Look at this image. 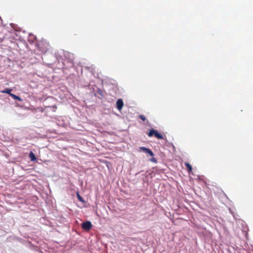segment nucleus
<instances>
[{
    "instance_id": "7ed1b4c3",
    "label": "nucleus",
    "mask_w": 253,
    "mask_h": 253,
    "mask_svg": "<svg viewBox=\"0 0 253 253\" xmlns=\"http://www.w3.org/2000/svg\"><path fill=\"white\" fill-rule=\"evenodd\" d=\"M116 105H117V109L119 111H121L123 107L124 106V102H123V100L122 99H119L117 101Z\"/></svg>"
},
{
    "instance_id": "0eeeda50",
    "label": "nucleus",
    "mask_w": 253,
    "mask_h": 253,
    "mask_svg": "<svg viewBox=\"0 0 253 253\" xmlns=\"http://www.w3.org/2000/svg\"><path fill=\"white\" fill-rule=\"evenodd\" d=\"M155 130H156L153 128L150 129L149 131L147 133L148 136L150 137L154 136Z\"/></svg>"
},
{
    "instance_id": "423d86ee",
    "label": "nucleus",
    "mask_w": 253,
    "mask_h": 253,
    "mask_svg": "<svg viewBox=\"0 0 253 253\" xmlns=\"http://www.w3.org/2000/svg\"><path fill=\"white\" fill-rule=\"evenodd\" d=\"M185 166L186 167L188 172H191L192 170V166L188 163H185Z\"/></svg>"
},
{
    "instance_id": "20e7f679",
    "label": "nucleus",
    "mask_w": 253,
    "mask_h": 253,
    "mask_svg": "<svg viewBox=\"0 0 253 253\" xmlns=\"http://www.w3.org/2000/svg\"><path fill=\"white\" fill-rule=\"evenodd\" d=\"M154 136L158 139H164L163 136L159 133L157 130H155Z\"/></svg>"
},
{
    "instance_id": "39448f33",
    "label": "nucleus",
    "mask_w": 253,
    "mask_h": 253,
    "mask_svg": "<svg viewBox=\"0 0 253 253\" xmlns=\"http://www.w3.org/2000/svg\"><path fill=\"white\" fill-rule=\"evenodd\" d=\"M29 158L31 161H35L36 160V157L33 152H30L29 153Z\"/></svg>"
},
{
    "instance_id": "6e6552de",
    "label": "nucleus",
    "mask_w": 253,
    "mask_h": 253,
    "mask_svg": "<svg viewBox=\"0 0 253 253\" xmlns=\"http://www.w3.org/2000/svg\"><path fill=\"white\" fill-rule=\"evenodd\" d=\"M11 91H12V89L9 88H7L1 91V92L7 93V94H9L10 96V94H12V93H11Z\"/></svg>"
},
{
    "instance_id": "9d476101",
    "label": "nucleus",
    "mask_w": 253,
    "mask_h": 253,
    "mask_svg": "<svg viewBox=\"0 0 253 253\" xmlns=\"http://www.w3.org/2000/svg\"><path fill=\"white\" fill-rule=\"evenodd\" d=\"M77 196L78 197V200L82 202H83L84 203V200L83 198H82V197L80 195L79 193V192H77Z\"/></svg>"
},
{
    "instance_id": "1a4fd4ad",
    "label": "nucleus",
    "mask_w": 253,
    "mask_h": 253,
    "mask_svg": "<svg viewBox=\"0 0 253 253\" xmlns=\"http://www.w3.org/2000/svg\"><path fill=\"white\" fill-rule=\"evenodd\" d=\"M10 96H11L14 99L18 100L19 101H21L22 99L18 96H17L14 94H10Z\"/></svg>"
},
{
    "instance_id": "f257e3e1",
    "label": "nucleus",
    "mask_w": 253,
    "mask_h": 253,
    "mask_svg": "<svg viewBox=\"0 0 253 253\" xmlns=\"http://www.w3.org/2000/svg\"><path fill=\"white\" fill-rule=\"evenodd\" d=\"M139 148L140 150H142L144 153L149 154L150 156L152 157V158L150 160L151 162L155 163H157V160L156 159V158L154 157V154L151 149L147 148L143 146L140 147Z\"/></svg>"
},
{
    "instance_id": "f8f14e48",
    "label": "nucleus",
    "mask_w": 253,
    "mask_h": 253,
    "mask_svg": "<svg viewBox=\"0 0 253 253\" xmlns=\"http://www.w3.org/2000/svg\"><path fill=\"white\" fill-rule=\"evenodd\" d=\"M97 92H98L99 94H100V95H102V91H101V89H98V90H97Z\"/></svg>"
},
{
    "instance_id": "f03ea898",
    "label": "nucleus",
    "mask_w": 253,
    "mask_h": 253,
    "mask_svg": "<svg viewBox=\"0 0 253 253\" xmlns=\"http://www.w3.org/2000/svg\"><path fill=\"white\" fill-rule=\"evenodd\" d=\"M82 227L83 229L88 231L92 227L91 223L90 221L84 222L82 224Z\"/></svg>"
},
{
    "instance_id": "9b49d317",
    "label": "nucleus",
    "mask_w": 253,
    "mask_h": 253,
    "mask_svg": "<svg viewBox=\"0 0 253 253\" xmlns=\"http://www.w3.org/2000/svg\"><path fill=\"white\" fill-rule=\"evenodd\" d=\"M139 118L142 120L143 121H145L146 120V118L144 115H140L139 116Z\"/></svg>"
}]
</instances>
